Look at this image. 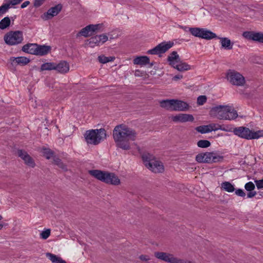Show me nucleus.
I'll return each mask as SVG.
<instances>
[{
	"instance_id": "f257e3e1",
	"label": "nucleus",
	"mask_w": 263,
	"mask_h": 263,
	"mask_svg": "<svg viewBox=\"0 0 263 263\" xmlns=\"http://www.w3.org/2000/svg\"><path fill=\"white\" fill-rule=\"evenodd\" d=\"M136 136L134 130L124 124L116 126L113 130V137L117 146L123 150L130 149L129 141H135Z\"/></svg>"
},
{
	"instance_id": "f03ea898",
	"label": "nucleus",
	"mask_w": 263,
	"mask_h": 263,
	"mask_svg": "<svg viewBox=\"0 0 263 263\" xmlns=\"http://www.w3.org/2000/svg\"><path fill=\"white\" fill-rule=\"evenodd\" d=\"M90 175L106 184L118 185L120 184V180L114 173L99 170H92L88 171Z\"/></svg>"
},
{
	"instance_id": "7ed1b4c3",
	"label": "nucleus",
	"mask_w": 263,
	"mask_h": 263,
	"mask_svg": "<svg viewBox=\"0 0 263 263\" xmlns=\"http://www.w3.org/2000/svg\"><path fill=\"white\" fill-rule=\"evenodd\" d=\"M106 137V132L104 128L91 129L86 131L84 138L87 144L95 145L99 144Z\"/></svg>"
},
{
	"instance_id": "20e7f679",
	"label": "nucleus",
	"mask_w": 263,
	"mask_h": 263,
	"mask_svg": "<svg viewBox=\"0 0 263 263\" xmlns=\"http://www.w3.org/2000/svg\"><path fill=\"white\" fill-rule=\"evenodd\" d=\"M229 106L219 105L214 107L210 111V115L212 117H216L219 120H234L236 119L235 115L230 117L229 114Z\"/></svg>"
},
{
	"instance_id": "39448f33",
	"label": "nucleus",
	"mask_w": 263,
	"mask_h": 263,
	"mask_svg": "<svg viewBox=\"0 0 263 263\" xmlns=\"http://www.w3.org/2000/svg\"><path fill=\"white\" fill-rule=\"evenodd\" d=\"M153 155L147 154L143 155L142 159L145 166L154 173H161L164 171L162 162L153 159Z\"/></svg>"
},
{
	"instance_id": "423d86ee",
	"label": "nucleus",
	"mask_w": 263,
	"mask_h": 263,
	"mask_svg": "<svg viewBox=\"0 0 263 263\" xmlns=\"http://www.w3.org/2000/svg\"><path fill=\"white\" fill-rule=\"evenodd\" d=\"M23 40V35L21 31H10L4 36L5 43L11 46L19 44Z\"/></svg>"
},
{
	"instance_id": "0eeeda50",
	"label": "nucleus",
	"mask_w": 263,
	"mask_h": 263,
	"mask_svg": "<svg viewBox=\"0 0 263 263\" xmlns=\"http://www.w3.org/2000/svg\"><path fill=\"white\" fill-rule=\"evenodd\" d=\"M228 81L232 85L242 86L246 83L245 77L239 72L234 70H229L227 73Z\"/></svg>"
},
{
	"instance_id": "6e6552de",
	"label": "nucleus",
	"mask_w": 263,
	"mask_h": 263,
	"mask_svg": "<svg viewBox=\"0 0 263 263\" xmlns=\"http://www.w3.org/2000/svg\"><path fill=\"white\" fill-rule=\"evenodd\" d=\"M174 43L171 42L165 43L162 42L159 44L154 48L147 51V53L150 54H160L165 53L170 48H171Z\"/></svg>"
},
{
	"instance_id": "1a4fd4ad",
	"label": "nucleus",
	"mask_w": 263,
	"mask_h": 263,
	"mask_svg": "<svg viewBox=\"0 0 263 263\" xmlns=\"http://www.w3.org/2000/svg\"><path fill=\"white\" fill-rule=\"evenodd\" d=\"M108 40V36L106 34H101L91 37L88 39L86 43V45L90 47H94L96 46H99L103 44Z\"/></svg>"
},
{
	"instance_id": "9d476101",
	"label": "nucleus",
	"mask_w": 263,
	"mask_h": 263,
	"mask_svg": "<svg viewBox=\"0 0 263 263\" xmlns=\"http://www.w3.org/2000/svg\"><path fill=\"white\" fill-rule=\"evenodd\" d=\"M243 36L247 39L263 43V33L245 31Z\"/></svg>"
},
{
	"instance_id": "9b49d317",
	"label": "nucleus",
	"mask_w": 263,
	"mask_h": 263,
	"mask_svg": "<svg viewBox=\"0 0 263 263\" xmlns=\"http://www.w3.org/2000/svg\"><path fill=\"white\" fill-rule=\"evenodd\" d=\"M171 118L174 122L183 123L193 122L194 120V118L192 115L186 114H179L176 116H172Z\"/></svg>"
},
{
	"instance_id": "f8f14e48",
	"label": "nucleus",
	"mask_w": 263,
	"mask_h": 263,
	"mask_svg": "<svg viewBox=\"0 0 263 263\" xmlns=\"http://www.w3.org/2000/svg\"><path fill=\"white\" fill-rule=\"evenodd\" d=\"M234 134L241 138L246 139H251L250 134L251 130L249 128L246 127H236L233 130Z\"/></svg>"
},
{
	"instance_id": "ddd939ff",
	"label": "nucleus",
	"mask_w": 263,
	"mask_h": 263,
	"mask_svg": "<svg viewBox=\"0 0 263 263\" xmlns=\"http://www.w3.org/2000/svg\"><path fill=\"white\" fill-rule=\"evenodd\" d=\"M17 155L24 161L26 165L31 167L35 166V163L34 161L25 151L18 149L17 151Z\"/></svg>"
},
{
	"instance_id": "4468645a",
	"label": "nucleus",
	"mask_w": 263,
	"mask_h": 263,
	"mask_svg": "<svg viewBox=\"0 0 263 263\" xmlns=\"http://www.w3.org/2000/svg\"><path fill=\"white\" fill-rule=\"evenodd\" d=\"M62 9V5L59 4L48 9L47 12L44 14L45 20H49L57 15Z\"/></svg>"
},
{
	"instance_id": "2eb2a0df",
	"label": "nucleus",
	"mask_w": 263,
	"mask_h": 263,
	"mask_svg": "<svg viewBox=\"0 0 263 263\" xmlns=\"http://www.w3.org/2000/svg\"><path fill=\"white\" fill-rule=\"evenodd\" d=\"M189 105L181 100L173 99L172 111H184L188 109Z\"/></svg>"
},
{
	"instance_id": "dca6fc26",
	"label": "nucleus",
	"mask_w": 263,
	"mask_h": 263,
	"mask_svg": "<svg viewBox=\"0 0 263 263\" xmlns=\"http://www.w3.org/2000/svg\"><path fill=\"white\" fill-rule=\"evenodd\" d=\"M10 60L13 66H16L17 65L24 66L27 65L30 61L28 58L25 57H18L17 58L11 57Z\"/></svg>"
},
{
	"instance_id": "f3484780",
	"label": "nucleus",
	"mask_w": 263,
	"mask_h": 263,
	"mask_svg": "<svg viewBox=\"0 0 263 263\" xmlns=\"http://www.w3.org/2000/svg\"><path fill=\"white\" fill-rule=\"evenodd\" d=\"M204 163L216 162L222 159V157L216 156V154L213 152H206L204 153Z\"/></svg>"
},
{
	"instance_id": "a211bd4d",
	"label": "nucleus",
	"mask_w": 263,
	"mask_h": 263,
	"mask_svg": "<svg viewBox=\"0 0 263 263\" xmlns=\"http://www.w3.org/2000/svg\"><path fill=\"white\" fill-rule=\"evenodd\" d=\"M171 66L179 71H186L191 69V67L190 65L187 64L186 63L183 62L180 59L179 60V62H176L175 63H172Z\"/></svg>"
},
{
	"instance_id": "6ab92c4d",
	"label": "nucleus",
	"mask_w": 263,
	"mask_h": 263,
	"mask_svg": "<svg viewBox=\"0 0 263 263\" xmlns=\"http://www.w3.org/2000/svg\"><path fill=\"white\" fill-rule=\"evenodd\" d=\"M95 34L91 25L86 26L82 28L77 34V36H83L85 37L91 36Z\"/></svg>"
},
{
	"instance_id": "aec40b11",
	"label": "nucleus",
	"mask_w": 263,
	"mask_h": 263,
	"mask_svg": "<svg viewBox=\"0 0 263 263\" xmlns=\"http://www.w3.org/2000/svg\"><path fill=\"white\" fill-rule=\"evenodd\" d=\"M55 70L61 73H66L69 70V64L65 61H62L58 64L55 63Z\"/></svg>"
},
{
	"instance_id": "412c9836",
	"label": "nucleus",
	"mask_w": 263,
	"mask_h": 263,
	"mask_svg": "<svg viewBox=\"0 0 263 263\" xmlns=\"http://www.w3.org/2000/svg\"><path fill=\"white\" fill-rule=\"evenodd\" d=\"M216 38L220 40L222 48L226 50H231L233 48L234 43L229 38L218 36H217Z\"/></svg>"
},
{
	"instance_id": "4be33fe9",
	"label": "nucleus",
	"mask_w": 263,
	"mask_h": 263,
	"mask_svg": "<svg viewBox=\"0 0 263 263\" xmlns=\"http://www.w3.org/2000/svg\"><path fill=\"white\" fill-rule=\"evenodd\" d=\"M155 256L159 259L171 263L173 255L162 252H156L155 253Z\"/></svg>"
},
{
	"instance_id": "5701e85b",
	"label": "nucleus",
	"mask_w": 263,
	"mask_h": 263,
	"mask_svg": "<svg viewBox=\"0 0 263 263\" xmlns=\"http://www.w3.org/2000/svg\"><path fill=\"white\" fill-rule=\"evenodd\" d=\"M36 55L43 56L47 54L51 50V47L47 45L37 44Z\"/></svg>"
},
{
	"instance_id": "b1692460",
	"label": "nucleus",
	"mask_w": 263,
	"mask_h": 263,
	"mask_svg": "<svg viewBox=\"0 0 263 263\" xmlns=\"http://www.w3.org/2000/svg\"><path fill=\"white\" fill-rule=\"evenodd\" d=\"M37 44L28 43L24 45L22 47V51L31 54H36L37 49Z\"/></svg>"
},
{
	"instance_id": "393cba45",
	"label": "nucleus",
	"mask_w": 263,
	"mask_h": 263,
	"mask_svg": "<svg viewBox=\"0 0 263 263\" xmlns=\"http://www.w3.org/2000/svg\"><path fill=\"white\" fill-rule=\"evenodd\" d=\"M133 63L135 65H146L149 64V59L147 56L137 57L134 59Z\"/></svg>"
},
{
	"instance_id": "a878e982",
	"label": "nucleus",
	"mask_w": 263,
	"mask_h": 263,
	"mask_svg": "<svg viewBox=\"0 0 263 263\" xmlns=\"http://www.w3.org/2000/svg\"><path fill=\"white\" fill-rule=\"evenodd\" d=\"M204 29V28L195 27L190 28L189 31L193 35L202 39Z\"/></svg>"
},
{
	"instance_id": "bb28decb",
	"label": "nucleus",
	"mask_w": 263,
	"mask_h": 263,
	"mask_svg": "<svg viewBox=\"0 0 263 263\" xmlns=\"http://www.w3.org/2000/svg\"><path fill=\"white\" fill-rule=\"evenodd\" d=\"M46 256L52 261V263H66V261L62 258L51 253H47Z\"/></svg>"
},
{
	"instance_id": "cd10ccee",
	"label": "nucleus",
	"mask_w": 263,
	"mask_h": 263,
	"mask_svg": "<svg viewBox=\"0 0 263 263\" xmlns=\"http://www.w3.org/2000/svg\"><path fill=\"white\" fill-rule=\"evenodd\" d=\"M180 59L179 55L175 51H173L167 57V61L171 66L172 63H175L176 62H179Z\"/></svg>"
},
{
	"instance_id": "c85d7f7f",
	"label": "nucleus",
	"mask_w": 263,
	"mask_h": 263,
	"mask_svg": "<svg viewBox=\"0 0 263 263\" xmlns=\"http://www.w3.org/2000/svg\"><path fill=\"white\" fill-rule=\"evenodd\" d=\"M173 101V99L162 100L160 102V106L167 110H172Z\"/></svg>"
},
{
	"instance_id": "c756f323",
	"label": "nucleus",
	"mask_w": 263,
	"mask_h": 263,
	"mask_svg": "<svg viewBox=\"0 0 263 263\" xmlns=\"http://www.w3.org/2000/svg\"><path fill=\"white\" fill-rule=\"evenodd\" d=\"M221 188L229 193L233 192L235 190L234 185L230 182L227 181L221 183Z\"/></svg>"
},
{
	"instance_id": "7c9ffc66",
	"label": "nucleus",
	"mask_w": 263,
	"mask_h": 263,
	"mask_svg": "<svg viewBox=\"0 0 263 263\" xmlns=\"http://www.w3.org/2000/svg\"><path fill=\"white\" fill-rule=\"evenodd\" d=\"M41 153H42L43 156H44L46 159H49L51 158H53L55 157L54 156V152L51 149L48 148H43L41 150Z\"/></svg>"
},
{
	"instance_id": "2f4dec72",
	"label": "nucleus",
	"mask_w": 263,
	"mask_h": 263,
	"mask_svg": "<svg viewBox=\"0 0 263 263\" xmlns=\"http://www.w3.org/2000/svg\"><path fill=\"white\" fill-rule=\"evenodd\" d=\"M11 24L10 18L8 17H5L0 21V29L4 30L8 27Z\"/></svg>"
},
{
	"instance_id": "473e14b6",
	"label": "nucleus",
	"mask_w": 263,
	"mask_h": 263,
	"mask_svg": "<svg viewBox=\"0 0 263 263\" xmlns=\"http://www.w3.org/2000/svg\"><path fill=\"white\" fill-rule=\"evenodd\" d=\"M41 71L55 70V63L49 62L42 64Z\"/></svg>"
},
{
	"instance_id": "72a5a7b5",
	"label": "nucleus",
	"mask_w": 263,
	"mask_h": 263,
	"mask_svg": "<svg viewBox=\"0 0 263 263\" xmlns=\"http://www.w3.org/2000/svg\"><path fill=\"white\" fill-rule=\"evenodd\" d=\"M53 163L58 165L60 168L62 169L64 171H67L68 170L67 165L63 163L62 160L57 157H53Z\"/></svg>"
},
{
	"instance_id": "f704fd0d",
	"label": "nucleus",
	"mask_w": 263,
	"mask_h": 263,
	"mask_svg": "<svg viewBox=\"0 0 263 263\" xmlns=\"http://www.w3.org/2000/svg\"><path fill=\"white\" fill-rule=\"evenodd\" d=\"M210 124L207 125L199 126L196 128V130L201 134H205L212 131Z\"/></svg>"
},
{
	"instance_id": "c9c22d12",
	"label": "nucleus",
	"mask_w": 263,
	"mask_h": 263,
	"mask_svg": "<svg viewBox=\"0 0 263 263\" xmlns=\"http://www.w3.org/2000/svg\"><path fill=\"white\" fill-rule=\"evenodd\" d=\"M203 34V37H202V39L205 40H211L217 37V35L215 33L206 29H204V33Z\"/></svg>"
},
{
	"instance_id": "e433bc0d",
	"label": "nucleus",
	"mask_w": 263,
	"mask_h": 263,
	"mask_svg": "<svg viewBox=\"0 0 263 263\" xmlns=\"http://www.w3.org/2000/svg\"><path fill=\"white\" fill-rule=\"evenodd\" d=\"M115 57H106L103 55L98 57V60L101 63L105 64L109 62L113 61L115 60Z\"/></svg>"
},
{
	"instance_id": "4c0bfd02",
	"label": "nucleus",
	"mask_w": 263,
	"mask_h": 263,
	"mask_svg": "<svg viewBox=\"0 0 263 263\" xmlns=\"http://www.w3.org/2000/svg\"><path fill=\"white\" fill-rule=\"evenodd\" d=\"M197 146L201 148H206L211 145V142L207 140H200L198 141Z\"/></svg>"
},
{
	"instance_id": "58836bf2",
	"label": "nucleus",
	"mask_w": 263,
	"mask_h": 263,
	"mask_svg": "<svg viewBox=\"0 0 263 263\" xmlns=\"http://www.w3.org/2000/svg\"><path fill=\"white\" fill-rule=\"evenodd\" d=\"M262 136H263V130H258L255 132L251 130V139H258Z\"/></svg>"
},
{
	"instance_id": "ea45409f",
	"label": "nucleus",
	"mask_w": 263,
	"mask_h": 263,
	"mask_svg": "<svg viewBox=\"0 0 263 263\" xmlns=\"http://www.w3.org/2000/svg\"><path fill=\"white\" fill-rule=\"evenodd\" d=\"M171 263H194L193 262L186 260L178 258L173 256Z\"/></svg>"
},
{
	"instance_id": "a19ab883",
	"label": "nucleus",
	"mask_w": 263,
	"mask_h": 263,
	"mask_svg": "<svg viewBox=\"0 0 263 263\" xmlns=\"http://www.w3.org/2000/svg\"><path fill=\"white\" fill-rule=\"evenodd\" d=\"M10 8L8 3H5L0 6V16L6 13Z\"/></svg>"
},
{
	"instance_id": "79ce46f5",
	"label": "nucleus",
	"mask_w": 263,
	"mask_h": 263,
	"mask_svg": "<svg viewBox=\"0 0 263 263\" xmlns=\"http://www.w3.org/2000/svg\"><path fill=\"white\" fill-rule=\"evenodd\" d=\"M92 29L94 30V33H97L103 31V24H98L96 25L91 24Z\"/></svg>"
},
{
	"instance_id": "37998d69",
	"label": "nucleus",
	"mask_w": 263,
	"mask_h": 263,
	"mask_svg": "<svg viewBox=\"0 0 263 263\" xmlns=\"http://www.w3.org/2000/svg\"><path fill=\"white\" fill-rule=\"evenodd\" d=\"M207 98L205 96H200L197 98V103L199 105H203L206 101Z\"/></svg>"
},
{
	"instance_id": "c03bdc74",
	"label": "nucleus",
	"mask_w": 263,
	"mask_h": 263,
	"mask_svg": "<svg viewBox=\"0 0 263 263\" xmlns=\"http://www.w3.org/2000/svg\"><path fill=\"white\" fill-rule=\"evenodd\" d=\"M50 229H46L45 231H42L40 233L41 237L43 239H47L50 235Z\"/></svg>"
},
{
	"instance_id": "a18cd8bd",
	"label": "nucleus",
	"mask_w": 263,
	"mask_h": 263,
	"mask_svg": "<svg viewBox=\"0 0 263 263\" xmlns=\"http://www.w3.org/2000/svg\"><path fill=\"white\" fill-rule=\"evenodd\" d=\"M255 185L252 182H249L245 185V189L249 192H251L255 189Z\"/></svg>"
},
{
	"instance_id": "49530a36",
	"label": "nucleus",
	"mask_w": 263,
	"mask_h": 263,
	"mask_svg": "<svg viewBox=\"0 0 263 263\" xmlns=\"http://www.w3.org/2000/svg\"><path fill=\"white\" fill-rule=\"evenodd\" d=\"M205 155L204 153H200L196 156V160L199 163H204Z\"/></svg>"
},
{
	"instance_id": "de8ad7c7",
	"label": "nucleus",
	"mask_w": 263,
	"mask_h": 263,
	"mask_svg": "<svg viewBox=\"0 0 263 263\" xmlns=\"http://www.w3.org/2000/svg\"><path fill=\"white\" fill-rule=\"evenodd\" d=\"M46 0H34L33 6L35 8H38L41 6Z\"/></svg>"
},
{
	"instance_id": "09e8293b",
	"label": "nucleus",
	"mask_w": 263,
	"mask_h": 263,
	"mask_svg": "<svg viewBox=\"0 0 263 263\" xmlns=\"http://www.w3.org/2000/svg\"><path fill=\"white\" fill-rule=\"evenodd\" d=\"M229 114H228V115H229V116H230V117H233V115H235V116H236V118L238 117V114H237V112L236 110H235V109H232L231 108V107L229 106Z\"/></svg>"
},
{
	"instance_id": "8fccbe9b",
	"label": "nucleus",
	"mask_w": 263,
	"mask_h": 263,
	"mask_svg": "<svg viewBox=\"0 0 263 263\" xmlns=\"http://www.w3.org/2000/svg\"><path fill=\"white\" fill-rule=\"evenodd\" d=\"M235 194L240 197H244L246 196V193L244 192V191L240 189H238L237 190H235Z\"/></svg>"
},
{
	"instance_id": "3c124183",
	"label": "nucleus",
	"mask_w": 263,
	"mask_h": 263,
	"mask_svg": "<svg viewBox=\"0 0 263 263\" xmlns=\"http://www.w3.org/2000/svg\"><path fill=\"white\" fill-rule=\"evenodd\" d=\"M255 182L258 189L263 188V178L261 180H255Z\"/></svg>"
},
{
	"instance_id": "603ef678",
	"label": "nucleus",
	"mask_w": 263,
	"mask_h": 263,
	"mask_svg": "<svg viewBox=\"0 0 263 263\" xmlns=\"http://www.w3.org/2000/svg\"><path fill=\"white\" fill-rule=\"evenodd\" d=\"M211 128H212V131H215L219 129H221V125L217 124H210Z\"/></svg>"
},
{
	"instance_id": "864d4df0",
	"label": "nucleus",
	"mask_w": 263,
	"mask_h": 263,
	"mask_svg": "<svg viewBox=\"0 0 263 263\" xmlns=\"http://www.w3.org/2000/svg\"><path fill=\"white\" fill-rule=\"evenodd\" d=\"M23 0H11L10 1L9 3H8V4H9V6L10 7V5H16L18 4H20Z\"/></svg>"
},
{
	"instance_id": "5fc2aeb1",
	"label": "nucleus",
	"mask_w": 263,
	"mask_h": 263,
	"mask_svg": "<svg viewBox=\"0 0 263 263\" xmlns=\"http://www.w3.org/2000/svg\"><path fill=\"white\" fill-rule=\"evenodd\" d=\"M139 259L142 261H148L149 260V258L148 256L145 255H141L139 256Z\"/></svg>"
},
{
	"instance_id": "6e6d98bb",
	"label": "nucleus",
	"mask_w": 263,
	"mask_h": 263,
	"mask_svg": "<svg viewBox=\"0 0 263 263\" xmlns=\"http://www.w3.org/2000/svg\"><path fill=\"white\" fill-rule=\"evenodd\" d=\"M256 192L255 191H251V192H249L248 194H247V197L248 198H252L253 197H254L256 195Z\"/></svg>"
},
{
	"instance_id": "4d7b16f0",
	"label": "nucleus",
	"mask_w": 263,
	"mask_h": 263,
	"mask_svg": "<svg viewBox=\"0 0 263 263\" xmlns=\"http://www.w3.org/2000/svg\"><path fill=\"white\" fill-rule=\"evenodd\" d=\"M182 77H183L182 75H181V74H177V75L175 76L173 78V80L174 81H177L178 80H180V79H182Z\"/></svg>"
},
{
	"instance_id": "13d9d810",
	"label": "nucleus",
	"mask_w": 263,
	"mask_h": 263,
	"mask_svg": "<svg viewBox=\"0 0 263 263\" xmlns=\"http://www.w3.org/2000/svg\"><path fill=\"white\" fill-rule=\"evenodd\" d=\"M30 4L29 1H25L24 2L21 6V8H25Z\"/></svg>"
},
{
	"instance_id": "bf43d9fd",
	"label": "nucleus",
	"mask_w": 263,
	"mask_h": 263,
	"mask_svg": "<svg viewBox=\"0 0 263 263\" xmlns=\"http://www.w3.org/2000/svg\"><path fill=\"white\" fill-rule=\"evenodd\" d=\"M3 227V225L2 224H0V230H1Z\"/></svg>"
},
{
	"instance_id": "052dcab7",
	"label": "nucleus",
	"mask_w": 263,
	"mask_h": 263,
	"mask_svg": "<svg viewBox=\"0 0 263 263\" xmlns=\"http://www.w3.org/2000/svg\"><path fill=\"white\" fill-rule=\"evenodd\" d=\"M153 65H154V63H153H153H151L150 64V66H151V67H152Z\"/></svg>"
},
{
	"instance_id": "680f3d73",
	"label": "nucleus",
	"mask_w": 263,
	"mask_h": 263,
	"mask_svg": "<svg viewBox=\"0 0 263 263\" xmlns=\"http://www.w3.org/2000/svg\"><path fill=\"white\" fill-rule=\"evenodd\" d=\"M3 218L2 216L0 215V220Z\"/></svg>"
}]
</instances>
